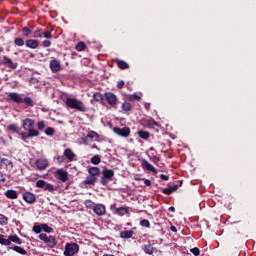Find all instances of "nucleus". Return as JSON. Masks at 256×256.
I'll list each match as a JSON object with an SVG mask.
<instances>
[{"label": "nucleus", "instance_id": "nucleus-1", "mask_svg": "<svg viewBox=\"0 0 256 256\" xmlns=\"http://www.w3.org/2000/svg\"><path fill=\"white\" fill-rule=\"evenodd\" d=\"M22 129H24V131H28V132H21L20 139H22V141H27V139H31L33 137H39L40 135L38 130H35V120L31 118H26L23 120Z\"/></svg>", "mask_w": 256, "mask_h": 256}, {"label": "nucleus", "instance_id": "nucleus-2", "mask_svg": "<svg viewBox=\"0 0 256 256\" xmlns=\"http://www.w3.org/2000/svg\"><path fill=\"white\" fill-rule=\"evenodd\" d=\"M65 105L68 109H75V111H79L80 113H85V111H87L85 103L77 98H66Z\"/></svg>", "mask_w": 256, "mask_h": 256}, {"label": "nucleus", "instance_id": "nucleus-3", "mask_svg": "<svg viewBox=\"0 0 256 256\" xmlns=\"http://www.w3.org/2000/svg\"><path fill=\"white\" fill-rule=\"evenodd\" d=\"M8 98L10 99V101H13L14 103H25L26 105H28V107H34L35 103L33 102V99L31 97H21V94L17 93V92H11L8 95Z\"/></svg>", "mask_w": 256, "mask_h": 256}, {"label": "nucleus", "instance_id": "nucleus-4", "mask_svg": "<svg viewBox=\"0 0 256 256\" xmlns=\"http://www.w3.org/2000/svg\"><path fill=\"white\" fill-rule=\"evenodd\" d=\"M113 177H115V171L111 169H104L102 171V177L100 179L101 185L107 187L110 181H113Z\"/></svg>", "mask_w": 256, "mask_h": 256}, {"label": "nucleus", "instance_id": "nucleus-5", "mask_svg": "<svg viewBox=\"0 0 256 256\" xmlns=\"http://www.w3.org/2000/svg\"><path fill=\"white\" fill-rule=\"evenodd\" d=\"M38 239L40 241H43L47 247H50V249H53V247H57V238L55 236H47V234L42 233L38 236Z\"/></svg>", "mask_w": 256, "mask_h": 256}, {"label": "nucleus", "instance_id": "nucleus-6", "mask_svg": "<svg viewBox=\"0 0 256 256\" xmlns=\"http://www.w3.org/2000/svg\"><path fill=\"white\" fill-rule=\"evenodd\" d=\"M97 183V177L93 176H87L85 180H83L80 184L79 187L80 189H93Z\"/></svg>", "mask_w": 256, "mask_h": 256}, {"label": "nucleus", "instance_id": "nucleus-7", "mask_svg": "<svg viewBox=\"0 0 256 256\" xmlns=\"http://www.w3.org/2000/svg\"><path fill=\"white\" fill-rule=\"evenodd\" d=\"M79 253V245L77 243H67L64 250L65 256H73Z\"/></svg>", "mask_w": 256, "mask_h": 256}, {"label": "nucleus", "instance_id": "nucleus-8", "mask_svg": "<svg viewBox=\"0 0 256 256\" xmlns=\"http://www.w3.org/2000/svg\"><path fill=\"white\" fill-rule=\"evenodd\" d=\"M54 177L58 179V181H61V183H67V180L69 179V172L60 168L55 171Z\"/></svg>", "mask_w": 256, "mask_h": 256}, {"label": "nucleus", "instance_id": "nucleus-9", "mask_svg": "<svg viewBox=\"0 0 256 256\" xmlns=\"http://www.w3.org/2000/svg\"><path fill=\"white\" fill-rule=\"evenodd\" d=\"M36 187H38V189H44V191H49V193H54L55 191V186L47 183L45 180H38L36 182Z\"/></svg>", "mask_w": 256, "mask_h": 256}, {"label": "nucleus", "instance_id": "nucleus-10", "mask_svg": "<svg viewBox=\"0 0 256 256\" xmlns=\"http://www.w3.org/2000/svg\"><path fill=\"white\" fill-rule=\"evenodd\" d=\"M112 131L116 135H119V137L127 138V137H129V135H131V128H129V127H123V128L113 127Z\"/></svg>", "mask_w": 256, "mask_h": 256}, {"label": "nucleus", "instance_id": "nucleus-11", "mask_svg": "<svg viewBox=\"0 0 256 256\" xmlns=\"http://www.w3.org/2000/svg\"><path fill=\"white\" fill-rule=\"evenodd\" d=\"M117 204H112L110 206L111 211H114L115 215H119V217H123L124 215H129V208L128 207H119L116 208Z\"/></svg>", "mask_w": 256, "mask_h": 256}, {"label": "nucleus", "instance_id": "nucleus-12", "mask_svg": "<svg viewBox=\"0 0 256 256\" xmlns=\"http://www.w3.org/2000/svg\"><path fill=\"white\" fill-rule=\"evenodd\" d=\"M34 165L37 171H45V169L49 167V160H47L46 158H39V159H36Z\"/></svg>", "mask_w": 256, "mask_h": 256}, {"label": "nucleus", "instance_id": "nucleus-13", "mask_svg": "<svg viewBox=\"0 0 256 256\" xmlns=\"http://www.w3.org/2000/svg\"><path fill=\"white\" fill-rule=\"evenodd\" d=\"M104 98L105 101H107V103L111 105V107H115V105H117V95H115L114 93L106 92L104 94Z\"/></svg>", "mask_w": 256, "mask_h": 256}, {"label": "nucleus", "instance_id": "nucleus-14", "mask_svg": "<svg viewBox=\"0 0 256 256\" xmlns=\"http://www.w3.org/2000/svg\"><path fill=\"white\" fill-rule=\"evenodd\" d=\"M22 198L26 203H29V205H33L35 201H37V196H35L34 193L26 191L22 194Z\"/></svg>", "mask_w": 256, "mask_h": 256}, {"label": "nucleus", "instance_id": "nucleus-15", "mask_svg": "<svg viewBox=\"0 0 256 256\" xmlns=\"http://www.w3.org/2000/svg\"><path fill=\"white\" fill-rule=\"evenodd\" d=\"M93 212L98 217H103V215H105V213H107V209L105 208V205H103V204H96V206L94 207Z\"/></svg>", "mask_w": 256, "mask_h": 256}, {"label": "nucleus", "instance_id": "nucleus-16", "mask_svg": "<svg viewBox=\"0 0 256 256\" xmlns=\"http://www.w3.org/2000/svg\"><path fill=\"white\" fill-rule=\"evenodd\" d=\"M50 69L52 73H59L61 71V61L54 59L50 61Z\"/></svg>", "mask_w": 256, "mask_h": 256}, {"label": "nucleus", "instance_id": "nucleus-17", "mask_svg": "<svg viewBox=\"0 0 256 256\" xmlns=\"http://www.w3.org/2000/svg\"><path fill=\"white\" fill-rule=\"evenodd\" d=\"M2 63L6 66L9 67V69H17V63H14L13 60H11L7 56L2 57Z\"/></svg>", "mask_w": 256, "mask_h": 256}, {"label": "nucleus", "instance_id": "nucleus-18", "mask_svg": "<svg viewBox=\"0 0 256 256\" xmlns=\"http://www.w3.org/2000/svg\"><path fill=\"white\" fill-rule=\"evenodd\" d=\"M26 47L28 49H38L39 48V40L36 39H28L25 41Z\"/></svg>", "mask_w": 256, "mask_h": 256}, {"label": "nucleus", "instance_id": "nucleus-19", "mask_svg": "<svg viewBox=\"0 0 256 256\" xmlns=\"http://www.w3.org/2000/svg\"><path fill=\"white\" fill-rule=\"evenodd\" d=\"M142 251H144L146 255H153L155 249L153 248L151 241H148L147 244L142 245Z\"/></svg>", "mask_w": 256, "mask_h": 256}, {"label": "nucleus", "instance_id": "nucleus-20", "mask_svg": "<svg viewBox=\"0 0 256 256\" xmlns=\"http://www.w3.org/2000/svg\"><path fill=\"white\" fill-rule=\"evenodd\" d=\"M141 165H142L143 169H146L147 171H151L152 173H157V170L155 169V167L153 165H151V163H149V161L142 159Z\"/></svg>", "mask_w": 256, "mask_h": 256}, {"label": "nucleus", "instance_id": "nucleus-21", "mask_svg": "<svg viewBox=\"0 0 256 256\" xmlns=\"http://www.w3.org/2000/svg\"><path fill=\"white\" fill-rule=\"evenodd\" d=\"M6 131H12V133H16L21 137V127H19L17 124H9L6 127Z\"/></svg>", "mask_w": 256, "mask_h": 256}, {"label": "nucleus", "instance_id": "nucleus-22", "mask_svg": "<svg viewBox=\"0 0 256 256\" xmlns=\"http://www.w3.org/2000/svg\"><path fill=\"white\" fill-rule=\"evenodd\" d=\"M133 235H135V232L133 230H124L120 232L121 239H131Z\"/></svg>", "mask_w": 256, "mask_h": 256}, {"label": "nucleus", "instance_id": "nucleus-23", "mask_svg": "<svg viewBox=\"0 0 256 256\" xmlns=\"http://www.w3.org/2000/svg\"><path fill=\"white\" fill-rule=\"evenodd\" d=\"M88 173L90 177H96L97 179V176L101 175V169H99V167H90Z\"/></svg>", "mask_w": 256, "mask_h": 256}, {"label": "nucleus", "instance_id": "nucleus-24", "mask_svg": "<svg viewBox=\"0 0 256 256\" xmlns=\"http://www.w3.org/2000/svg\"><path fill=\"white\" fill-rule=\"evenodd\" d=\"M8 241H10V245H11V243H16V245L23 244V240H21V238H19V236H17V235H10L8 237Z\"/></svg>", "mask_w": 256, "mask_h": 256}, {"label": "nucleus", "instance_id": "nucleus-25", "mask_svg": "<svg viewBox=\"0 0 256 256\" xmlns=\"http://www.w3.org/2000/svg\"><path fill=\"white\" fill-rule=\"evenodd\" d=\"M64 156L66 157V159H68V161H73V159H75V153H73V150H71V148H67L64 150Z\"/></svg>", "mask_w": 256, "mask_h": 256}, {"label": "nucleus", "instance_id": "nucleus-26", "mask_svg": "<svg viewBox=\"0 0 256 256\" xmlns=\"http://www.w3.org/2000/svg\"><path fill=\"white\" fill-rule=\"evenodd\" d=\"M138 137H140V139H144V141H147L149 139V137H151V133H149L148 131H144V130H139L137 132Z\"/></svg>", "mask_w": 256, "mask_h": 256}, {"label": "nucleus", "instance_id": "nucleus-27", "mask_svg": "<svg viewBox=\"0 0 256 256\" xmlns=\"http://www.w3.org/2000/svg\"><path fill=\"white\" fill-rule=\"evenodd\" d=\"M115 63L119 67V69H122V70L129 69V64L123 60L116 59Z\"/></svg>", "mask_w": 256, "mask_h": 256}, {"label": "nucleus", "instance_id": "nucleus-28", "mask_svg": "<svg viewBox=\"0 0 256 256\" xmlns=\"http://www.w3.org/2000/svg\"><path fill=\"white\" fill-rule=\"evenodd\" d=\"M93 99L94 101H96V103H100L101 105H103V101H104V97L103 94H101L100 92H96L93 94Z\"/></svg>", "mask_w": 256, "mask_h": 256}, {"label": "nucleus", "instance_id": "nucleus-29", "mask_svg": "<svg viewBox=\"0 0 256 256\" xmlns=\"http://www.w3.org/2000/svg\"><path fill=\"white\" fill-rule=\"evenodd\" d=\"M5 195H6L7 199H17V197H18L17 191H15V190H7L5 192Z\"/></svg>", "mask_w": 256, "mask_h": 256}, {"label": "nucleus", "instance_id": "nucleus-30", "mask_svg": "<svg viewBox=\"0 0 256 256\" xmlns=\"http://www.w3.org/2000/svg\"><path fill=\"white\" fill-rule=\"evenodd\" d=\"M121 109H122V111H124V113H129V111H131V109H133V106L129 102H124L121 106Z\"/></svg>", "mask_w": 256, "mask_h": 256}, {"label": "nucleus", "instance_id": "nucleus-31", "mask_svg": "<svg viewBox=\"0 0 256 256\" xmlns=\"http://www.w3.org/2000/svg\"><path fill=\"white\" fill-rule=\"evenodd\" d=\"M13 251L16 253H19V255H27V250H25L23 247L20 246H14L12 247Z\"/></svg>", "mask_w": 256, "mask_h": 256}, {"label": "nucleus", "instance_id": "nucleus-32", "mask_svg": "<svg viewBox=\"0 0 256 256\" xmlns=\"http://www.w3.org/2000/svg\"><path fill=\"white\" fill-rule=\"evenodd\" d=\"M84 205H85L86 209H92L94 211L97 204L95 202H93L92 200H85Z\"/></svg>", "mask_w": 256, "mask_h": 256}, {"label": "nucleus", "instance_id": "nucleus-33", "mask_svg": "<svg viewBox=\"0 0 256 256\" xmlns=\"http://www.w3.org/2000/svg\"><path fill=\"white\" fill-rule=\"evenodd\" d=\"M34 39H41L43 37V29L36 28V30L33 32Z\"/></svg>", "mask_w": 256, "mask_h": 256}, {"label": "nucleus", "instance_id": "nucleus-34", "mask_svg": "<svg viewBox=\"0 0 256 256\" xmlns=\"http://www.w3.org/2000/svg\"><path fill=\"white\" fill-rule=\"evenodd\" d=\"M14 45H16V47H23V45H25V40L21 37H17L14 39Z\"/></svg>", "mask_w": 256, "mask_h": 256}, {"label": "nucleus", "instance_id": "nucleus-35", "mask_svg": "<svg viewBox=\"0 0 256 256\" xmlns=\"http://www.w3.org/2000/svg\"><path fill=\"white\" fill-rule=\"evenodd\" d=\"M9 223V218H7V216L0 214V225L2 227H5V225H8Z\"/></svg>", "mask_w": 256, "mask_h": 256}, {"label": "nucleus", "instance_id": "nucleus-36", "mask_svg": "<svg viewBox=\"0 0 256 256\" xmlns=\"http://www.w3.org/2000/svg\"><path fill=\"white\" fill-rule=\"evenodd\" d=\"M90 162L92 163V165H99V163H101V156L99 155H94Z\"/></svg>", "mask_w": 256, "mask_h": 256}, {"label": "nucleus", "instance_id": "nucleus-37", "mask_svg": "<svg viewBox=\"0 0 256 256\" xmlns=\"http://www.w3.org/2000/svg\"><path fill=\"white\" fill-rule=\"evenodd\" d=\"M0 245H4L5 247H9V245H10L9 238L5 239L3 234H0Z\"/></svg>", "mask_w": 256, "mask_h": 256}, {"label": "nucleus", "instance_id": "nucleus-38", "mask_svg": "<svg viewBox=\"0 0 256 256\" xmlns=\"http://www.w3.org/2000/svg\"><path fill=\"white\" fill-rule=\"evenodd\" d=\"M128 101H141V96L137 95L136 93L135 94H132V95H129L127 97Z\"/></svg>", "mask_w": 256, "mask_h": 256}, {"label": "nucleus", "instance_id": "nucleus-39", "mask_svg": "<svg viewBox=\"0 0 256 256\" xmlns=\"http://www.w3.org/2000/svg\"><path fill=\"white\" fill-rule=\"evenodd\" d=\"M76 49L78 51H85V49H87V45L85 44V42H78V44L76 45Z\"/></svg>", "mask_w": 256, "mask_h": 256}, {"label": "nucleus", "instance_id": "nucleus-40", "mask_svg": "<svg viewBox=\"0 0 256 256\" xmlns=\"http://www.w3.org/2000/svg\"><path fill=\"white\" fill-rule=\"evenodd\" d=\"M88 139H99V134L95 131H90L87 134Z\"/></svg>", "mask_w": 256, "mask_h": 256}, {"label": "nucleus", "instance_id": "nucleus-41", "mask_svg": "<svg viewBox=\"0 0 256 256\" xmlns=\"http://www.w3.org/2000/svg\"><path fill=\"white\" fill-rule=\"evenodd\" d=\"M45 135H47L48 137H53V135H55V129H53L52 127H48L45 130Z\"/></svg>", "mask_w": 256, "mask_h": 256}, {"label": "nucleus", "instance_id": "nucleus-42", "mask_svg": "<svg viewBox=\"0 0 256 256\" xmlns=\"http://www.w3.org/2000/svg\"><path fill=\"white\" fill-rule=\"evenodd\" d=\"M42 231H44V233H53V228L49 227L47 224H42Z\"/></svg>", "mask_w": 256, "mask_h": 256}, {"label": "nucleus", "instance_id": "nucleus-43", "mask_svg": "<svg viewBox=\"0 0 256 256\" xmlns=\"http://www.w3.org/2000/svg\"><path fill=\"white\" fill-rule=\"evenodd\" d=\"M33 231L34 233L38 234L41 233L43 231V225H34L33 226Z\"/></svg>", "mask_w": 256, "mask_h": 256}, {"label": "nucleus", "instance_id": "nucleus-44", "mask_svg": "<svg viewBox=\"0 0 256 256\" xmlns=\"http://www.w3.org/2000/svg\"><path fill=\"white\" fill-rule=\"evenodd\" d=\"M53 29H51L50 31H46L43 32V37H45V39H53Z\"/></svg>", "mask_w": 256, "mask_h": 256}, {"label": "nucleus", "instance_id": "nucleus-45", "mask_svg": "<svg viewBox=\"0 0 256 256\" xmlns=\"http://www.w3.org/2000/svg\"><path fill=\"white\" fill-rule=\"evenodd\" d=\"M140 225H141V227H146V228L151 227V223L147 219L141 220Z\"/></svg>", "mask_w": 256, "mask_h": 256}, {"label": "nucleus", "instance_id": "nucleus-46", "mask_svg": "<svg viewBox=\"0 0 256 256\" xmlns=\"http://www.w3.org/2000/svg\"><path fill=\"white\" fill-rule=\"evenodd\" d=\"M4 165H6L8 169H13V162L7 158L4 159Z\"/></svg>", "mask_w": 256, "mask_h": 256}, {"label": "nucleus", "instance_id": "nucleus-47", "mask_svg": "<svg viewBox=\"0 0 256 256\" xmlns=\"http://www.w3.org/2000/svg\"><path fill=\"white\" fill-rule=\"evenodd\" d=\"M22 33L24 34L25 37H29V35L32 33V31L28 27H23Z\"/></svg>", "mask_w": 256, "mask_h": 256}, {"label": "nucleus", "instance_id": "nucleus-48", "mask_svg": "<svg viewBox=\"0 0 256 256\" xmlns=\"http://www.w3.org/2000/svg\"><path fill=\"white\" fill-rule=\"evenodd\" d=\"M157 125H159L157 123V121H155V120H148V127H149V129H153L154 127H157Z\"/></svg>", "mask_w": 256, "mask_h": 256}, {"label": "nucleus", "instance_id": "nucleus-49", "mask_svg": "<svg viewBox=\"0 0 256 256\" xmlns=\"http://www.w3.org/2000/svg\"><path fill=\"white\" fill-rule=\"evenodd\" d=\"M56 161L61 165V163H65V156L63 155H58L56 156Z\"/></svg>", "mask_w": 256, "mask_h": 256}, {"label": "nucleus", "instance_id": "nucleus-50", "mask_svg": "<svg viewBox=\"0 0 256 256\" xmlns=\"http://www.w3.org/2000/svg\"><path fill=\"white\" fill-rule=\"evenodd\" d=\"M37 126L39 131H43V129H45V121H39Z\"/></svg>", "mask_w": 256, "mask_h": 256}, {"label": "nucleus", "instance_id": "nucleus-51", "mask_svg": "<svg viewBox=\"0 0 256 256\" xmlns=\"http://www.w3.org/2000/svg\"><path fill=\"white\" fill-rule=\"evenodd\" d=\"M162 193H163L164 195H171V193H173L172 190H171V186L168 187V188H163V189H162Z\"/></svg>", "mask_w": 256, "mask_h": 256}, {"label": "nucleus", "instance_id": "nucleus-52", "mask_svg": "<svg viewBox=\"0 0 256 256\" xmlns=\"http://www.w3.org/2000/svg\"><path fill=\"white\" fill-rule=\"evenodd\" d=\"M190 251H191V253H193L195 256H199L200 253H201V250H199V248H197V247L192 248Z\"/></svg>", "mask_w": 256, "mask_h": 256}, {"label": "nucleus", "instance_id": "nucleus-53", "mask_svg": "<svg viewBox=\"0 0 256 256\" xmlns=\"http://www.w3.org/2000/svg\"><path fill=\"white\" fill-rule=\"evenodd\" d=\"M125 87V82L123 80L118 81L117 89H123Z\"/></svg>", "mask_w": 256, "mask_h": 256}, {"label": "nucleus", "instance_id": "nucleus-54", "mask_svg": "<svg viewBox=\"0 0 256 256\" xmlns=\"http://www.w3.org/2000/svg\"><path fill=\"white\" fill-rule=\"evenodd\" d=\"M160 179H161L162 181H169V175L161 174V175H160Z\"/></svg>", "mask_w": 256, "mask_h": 256}, {"label": "nucleus", "instance_id": "nucleus-55", "mask_svg": "<svg viewBox=\"0 0 256 256\" xmlns=\"http://www.w3.org/2000/svg\"><path fill=\"white\" fill-rule=\"evenodd\" d=\"M42 45H43V47H49L51 45V41L50 40H44L42 42Z\"/></svg>", "mask_w": 256, "mask_h": 256}, {"label": "nucleus", "instance_id": "nucleus-56", "mask_svg": "<svg viewBox=\"0 0 256 256\" xmlns=\"http://www.w3.org/2000/svg\"><path fill=\"white\" fill-rule=\"evenodd\" d=\"M144 185H146V187H151V180L144 179Z\"/></svg>", "mask_w": 256, "mask_h": 256}, {"label": "nucleus", "instance_id": "nucleus-57", "mask_svg": "<svg viewBox=\"0 0 256 256\" xmlns=\"http://www.w3.org/2000/svg\"><path fill=\"white\" fill-rule=\"evenodd\" d=\"M82 141H83L84 145H89V138H88V136L83 137Z\"/></svg>", "mask_w": 256, "mask_h": 256}, {"label": "nucleus", "instance_id": "nucleus-58", "mask_svg": "<svg viewBox=\"0 0 256 256\" xmlns=\"http://www.w3.org/2000/svg\"><path fill=\"white\" fill-rule=\"evenodd\" d=\"M177 189H179V186H178V185L172 186V187H171L172 193H175V191H177Z\"/></svg>", "mask_w": 256, "mask_h": 256}, {"label": "nucleus", "instance_id": "nucleus-59", "mask_svg": "<svg viewBox=\"0 0 256 256\" xmlns=\"http://www.w3.org/2000/svg\"><path fill=\"white\" fill-rule=\"evenodd\" d=\"M152 161H154V163H157V161H161V159L157 156H153Z\"/></svg>", "mask_w": 256, "mask_h": 256}, {"label": "nucleus", "instance_id": "nucleus-60", "mask_svg": "<svg viewBox=\"0 0 256 256\" xmlns=\"http://www.w3.org/2000/svg\"><path fill=\"white\" fill-rule=\"evenodd\" d=\"M170 230L172 231V233H177V227L175 226H171Z\"/></svg>", "mask_w": 256, "mask_h": 256}, {"label": "nucleus", "instance_id": "nucleus-61", "mask_svg": "<svg viewBox=\"0 0 256 256\" xmlns=\"http://www.w3.org/2000/svg\"><path fill=\"white\" fill-rule=\"evenodd\" d=\"M144 107L147 109V111H149V109H151V104L146 103L144 104Z\"/></svg>", "mask_w": 256, "mask_h": 256}, {"label": "nucleus", "instance_id": "nucleus-62", "mask_svg": "<svg viewBox=\"0 0 256 256\" xmlns=\"http://www.w3.org/2000/svg\"><path fill=\"white\" fill-rule=\"evenodd\" d=\"M168 211H170V213H175V207L173 206L169 207Z\"/></svg>", "mask_w": 256, "mask_h": 256}, {"label": "nucleus", "instance_id": "nucleus-63", "mask_svg": "<svg viewBox=\"0 0 256 256\" xmlns=\"http://www.w3.org/2000/svg\"><path fill=\"white\" fill-rule=\"evenodd\" d=\"M4 163H5V158L0 157V165H4Z\"/></svg>", "mask_w": 256, "mask_h": 256}, {"label": "nucleus", "instance_id": "nucleus-64", "mask_svg": "<svg viewBox=\"0 0 256 256\" xmlns=\"http://www.w3.org/2000/svg\"><path fill=\"white\" fill-rule=\"evenodd\" d=\"M3 53V47L0 46V55Z\"/></svg>", "mask_w": 256, "mask_h": 256}]
</instances>
